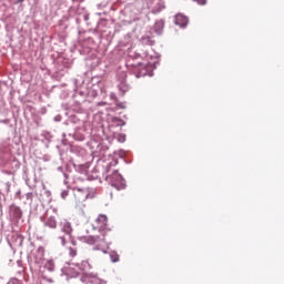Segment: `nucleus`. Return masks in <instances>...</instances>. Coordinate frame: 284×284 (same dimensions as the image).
<instances>
[{"mask_svg":"<svg viewBox=\"0 0 284 284\" xmlns=\"http://www.w3.org/2000/svg\"><path fill=\"white\" fill-rule=\"evenodd\" d=\"M93 230H98L100 235H89L81 236L80 241L88 243L89 245H94V243H103L105 244V234H108V216L99 215L92 224Z\"/></svg>","mask_w":284,"mask_h":284,"instance_id":"f257e3e1","label":"nucleus"},{"mask_svg":"<svg viewBox=\"0 0 284 284\" xmlns=\"http://www.w3.org/2000/svg\"><path fill=\"white\" fill-rule=\"evenodd\" d=\"M106 181L113 186L116 187L118 190H121V187H124L125 184L123 183V176L119 171H113L112 174L106 175Z\"/></svg>","mask_w":284,"mask_h":284,"instance_id":"f03ea898","label":"nucleus"},{"mask_svg":"<svg viewBox=\"0 0 284 284\" xmlns=\"http://www.w3.org/2000/svg\"><path fill=\"white\" fill-rule=\"evenodd\" d=\"M190 20L187 19V17L183 14L175 16V26H180V28H185V26H187Z\"/></svg>","mask_w":284,"mask_h":284,"instance_id":"7ed1b4c3","label":"nucleus"},{"mask_svg":"<svg viewBox=\"0 0 284 284\" xmlns=\"http://www.w3.org/2000/svg\"><path fill=\"white\" fill-rule=\"evenodd\" d=\"M61 231L67 234V236L72 237V224L68 221H63L61 223Z\"/></svg>","mask_w":284,"mask_h":284,"instance_id":"20e7f679","label":"nucleus"},{"mask_svg":"<svg viewBox=\"0 0 284 284\" xmlns=\"http://www.w3.org/2000/svg\"><path fill=\"white\" fill-rule=\"evenodd\" d=\"M45 225L47 227H51V230L57 229V219L54 216H50L47 221H45Z\"/></svg>","mask_w":284,"mask_h":284,"instance_id":"39448f33","label":"nucleus"},{"mask_svg":"<svg viewBox=\"0 0 284 284\" xmlns=\"http://www.w3.org/2000/svg\"><path fill=\"white\" fill-rule=\"evenodd\" d=\"M37 254H38V256H36V263H42L43 256H44L43 248H39L37 251Z\"/></svg>","mask_w":284,"mask_h":284,"instance_id":"423d86ee","label":"nucleus"},{"mask_svg":"<svg viewBox=\"0 0 284 284\" xmlns=\"http://www.w3.org/2000/svg\"><path fill=\"white\" fill-rule=\"evenodd\" d=\"M110 258H111L112 263H119V255L116 252H111Z\"/></svg>","mask_w":284,"mask_h":284,"instance_id":"0eeeda50","label":"nucleus"},{"mask_svg":"<svg viewBox=\"0 0 284 284\" xmlns=\"http://www.w3.org/2000/svg\"><path fill=\"white\" fill-rule=\"evenodd\" d=\"M69 254H70V256H72V257L77 256V247L70 246V247H69Z\"/></svg>","mask_w":284,"mask_h":284,"instance_id":"6e6552de","label":"nucleus"},{"mask_svg":"<svg viewBox=\"0 0 284 284\" xmlns=\"http://www.w3.org/2000/svg\"><path fill=\"white\" fill-rule=\"evenodd\" d=\"M13 212L18 219H21V210L19 207H14Z\"/></svg>","mask_w":284,"mask_h":284,"instance_id":"1a4fd4ad","label":"nucleus"},{"mask_svg":"<svg viewBox=\"0 0 284 284\" xmlns=\"http://www.w3.org/2000/svg\"><path fill=\"white\" fill-rule=\"evenodd\" d=\"M59 239L61 241V245L65 246L68 243V241L65 240V236H60Z\"/></svg>","mask_w":284,"mask_h":284,"instance_id":"9d476101","label":"nucleus"},{"mask_svg":"<svg viewBox=\"0 0 284 284\" xmlns=\"http://www.w3.org/2000/svg\"><path fill=\"white\" fill-rule=\"evenodd\" d=\"M194 1H196L199 6H205V3H207V0H194Z\"/></svg>","mask_w":284,"mask_h":284,"instance_id":"9b49d317","label":"nucleus"},{"mask_svg":"<svg viewBox=\"0 0 284 284\" xmlns=\"http://www.w3.org/2000/svg\"><path fill=\"white\" fill-rule=\"evenodd\" d=\"M61 196H62V199H65V196H68V191H63V192L61 193Z\"/></svg>","mask_w":284,"mask_h":284,"instance_id":"f8f14e48","label":"nucleus"},{"mask_svg":"<svg viewBox=\"0 0 284 284\" xmlns=\"http://www.w3.org/2000/svg\"><path fill=\"white\" fill-rule=\"evenodd\" d=\"M142 39H143V41H145V39H146V41H150V37L142 38Z\"/></svg>","mask_w":284,"mask_h":284,"instance_id":"ddd939ff","label":"nucleus"},{"mask_svg":"<svg viewBox=\"0 0 284 284\" xmlns=\"http://www.w3.org/2000/svg\"><path fill=\"white\" fill-rule=\"evenodd\" d=\"M18 3H23V0H18Z\"/></svg>","mask_w":284,"mask_h":284,"instance_id":"4468645a","label":"nucleus"},{"mask_svg":"<svg viewBox=\"0 0 284 284\" xmlns=\"http://www.w3.org/2000/svg\"><path fill=\"white\" fill-rule=\"evenodd\" d=\"M72 244H73V247L77 245V243H74V242H72Z\"/></svg>","mask_w":284,"mask_h":284,"instance_id":"2eb2a0df","label":"nucleus"}]
</instances>
